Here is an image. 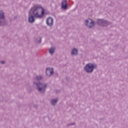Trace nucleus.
Instances as JSON below:
<instances>
[{
  "mask_svg": "<svg viewBox=\"0 0 128 128\" xmlns=\"http://www.w3.org/2000/svg\"><path fill=\"white\" fill-rule=\"evenodd\" d=\"M55 50H56V48H54V46H52L51 48H50L49 50V52L50 54H54Z\"/></svg>",
  "mask_w": 128,
  "mask_h": 128,
  "instance_id": "obj_12",
  "label": "nucleus"
},
{
  "mask_svg": "<svg viewBox=\"0 0 128 128\" xmlns=\"http://www.w3.org/2000/svg\"><path fill=\"white\" fill-rule=\"evenodd\" d=\"M42 42V38L40 37H38L35 39V42L36 44H40Z\"/></svg>",
  "mask_w": 128,
  "mask_h": 128,
  "instance_id": "obj_14",
  "label": "nucleus"
},
{
  "mask_svg": "<svg viewBox=\"0 0 128 128\" xmlns=\"http://www.w3.org/2000/svg\"><path fill=\"white\" fill-rule=\"evenodd\" d=\"M34 84H36L37 90L40 94H44L46 88H48V84L42 82H34Z\"/></svg>",
  "mask_w": 128,
  "mask_h": 128,
  "instance_id": "obj_2",
  "label": "nucleus"
},
{
  "mask_svg": "<svg viewBox=\"0 0 128 128\" xmlns=\"http://www.w3.org/2000/svg\"><path fill=\"white\" fill-rule=\"evenodd\" d=\"M46 74L48 76H51L54 74V68H48L46 69Z\"/></svg>",
  "mask_w": 128,
  "mask_h": 128,
  "instance_id": "obj_8",
  "label": "nucleus"
},
{
  "mask_svg": "<svg viewBox=\"0 0 128 128\" xmlns=\"http://www.w3.org/2000/svg\"><path fill=\"white\" fill-rule=\"evenodd\" d=\"M1 64H6V62L5 61H1Z\"/></svg>",
  "mask_w": 128,
  "mask_h": 128,
  "instance_id": "obj_15",
  "label": "nucleus"
},
{
  "mask_svg": "<svg viewBox=\"0 0 128 128\" xmlns=\"http://www.w3.org/2000/svg\"><path fill=\"white\" fill-rule=\"evenodd\" d=\"M97 24L102 26H108L110 24V22L103 19H98L97 20Z\"/></svg>",
  "mask_w": 128,
  "mask_h": 128,
  "instance_id": "obj_4",
  "label": "nucleus"
},
{
  "mask_svg": "<svg viewBox=\"0 0 128 128\" xmlns=\"http://www.w3.org/2000/svg\"><path fill=\"white\" fill-rule=\"evenodd\" d=\"M46 23L48 26H54V18L52 17H49L46 19Z\"/></svg>",
  "mask_w": 128,
  "mask_h": 128,
  "instance_id": "obj_7",
  "label": "nucleus"
},
{
  "mask_svg": "<svg viewBox=\"0 0 128 128\" xmlns=\"http://www.w3.org/2000/svg\"><path fill=\"white\" fill-rule=\"evenodd\" d=\"M78 50L76 48H74L72 50L71 55L72 56H78Z\"/></svg>",
  "mask_w": 128,
  "mask_h": 128,
  "instance_id": "obj_10",
  "label": "nucleus"
},
{
  "mask_svg": "<svg viewBox=\"0 0 128 128\" xmlns=\"http://www.w3.org/2000/svg\"><path fill=\"white\" fill-rule=\"evenodd\" d=\"M46 9L44 8L40 5H36L32 7L29 11L28 16V20L30 24L36 20L34 18H42L44 16Z\"/></svg>",
  "mask_w": 128,
  "mask_h": 128,
  "instance_id": "obj_1",
  "label": "nucleus"
},
{
  "mask_svg": "<svg viewBox=\"0 0 128 128\" xmlns=\"http://www.w3.org/2000/svg\"><path fill=\"white\" fill-rule=\"evenodd\" d=\"M4 24H6L4 12L2 10H0V26H4Z\"/></svg>",
  "mask_w": 128,
  "mask_h": 128,
  "instance_id": "obj_6",
  "label": "nucleus"
},
{
  "mask_svg": "<svg viewBox=\"0 0 128 128\" xmlns=\"http://www.w3.org/2000/svg\"><path fill=\"white\" fill-rule=\"evenodd\" d=\"M72 124H74V123H73Z\"/></svg>",
  "mask_w": 128,
  "mask_h": 128,
  "instance_id": "obj_16",
  "label": "nucleus"
},
{
  "mask_svg": "<svg viewBox=\"0 0 128 128\" xmlns=\"http://www.w3.org/2000/svg\"><path fill=\"white\" fill-rule=\"evenodd\" d=\"M58 102V98L52 99L51 100V104H52V106H56Z\"/></svg>",
  "mask_w": 128,
  "mask_h": 128,
  "instance_id": "obj_11",
  "label": "nucleus"
},
{
  "mask_svg": "<svg viewBox=\"0 0 128 128\" xmlns=\"http://www.w3.org/2000/svg\"><path fill=\"white\" fill-rule=\"evenodd\" d=\"M42 78H43V77L42 75L36 76L34 78V80H42Z\"/></svg>",
  "mask_w": 128,
  "mask_h": 128,
  "instance_id": "obj_13",
  "label": "nucleus"
},
{
  "mask_svg": "<svg viewBox=\"0 0 128 128\" xmlns=\"http://www.w3.org/2000/svg\"><path fill=\"white\" fill-rule=\"evenodd\" d=\"M85 24L86 25L90 28H92L94 26V22L90 18H88L86 20Z\"/></svg>",
  "mask_w": 128,
  "mask_h": 128,
  "instance_id": "obj_5",
  "label": "nucleus"
},
{
  "mask_svg": "<svg viewBox=\"0 0 128 128\" xmlns=\"http://www.w3.org/2000/svg\"><path fill=\"white\" fill-rule=\"evenodd\" d=\"M68 8V3L66 2V0H64L62 2V8L63 10H66Z\"/></svg>",
  "mask_w": 128,
  "mask_h": 128,
  "instance_id": "obj_9",
  "label": "nucleus"
},
{
  "mask_svg": "<svg viewBox=\"0 0 128 128\" xmlns=\"http://www.w3.org/2000/svg\"><path fill=\"white\" fill-rule=\"evenodd\" d=\"M96 68V64L92 63H89L85 66L84 70L86 72H87V74H92V72H94Z\"/></svg>",
  "mask_w": 128,
  "mask_h": 128,
  "instance_id": "obj_3",
  "label": "nucleus"
}]
</instances>
